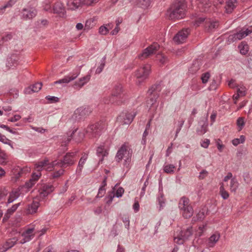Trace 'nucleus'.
<instances>
[{
    "instance_id": "nucleus-10",
    "label": "nucleus",
    "mask_w": 252,
    "mask_h": 252,
    "mask_svg": "<svg viewBox=\"0 0 252 252\" xmlns=\"http://www.w3.org/2000/svg\"><path fill=\"white\" fill-rule=\"evenodd\" d=\"M193 234L192 227H189L186 229H183L180 232L178 237L175 238L174 240L178 239L176 242L179 245H182L184 242L189 239V238L192 236Z\"/></svg>"
},
{
    "instance_id": "nucleus-60",
    "label": "nucleus",
    "mask_w": 252,
    "mask_h": 252,
    "mask_svg": "<svg viewBox=\"0 0 252 252\" xmlns=\"http://www.w3.org/2000/svg\"><path fill=\"white\" fill-rule=\"evenodd\" d=\"M64 172V170L63 169H60L58 171L54 172L52 174V177L54 178H57L59 177L60 176L63 175Z\"/></svg>"
},
{
    "instance_id": "nucleus-56",
    "label": "nucleus",
    "mask_w": 252,
    "mask_h": 252,
    "mask_svg": "<svg viewBox=\"0 0 252 252\" xmlns=\"http://www.w3.org/2000/svg\"><path fill=\"white\" fill-rule=\"evenodd\" d=\"M109 32V29L107 27L104 26H101L99 28V33L102 35H106Z\"/></svg>"
},
{
    "instance_id": "nucleus-1",
    "label": "nucleus",
    "mask_w": 252,
    "mask_h": 252,
    "mask_svg": "<svg viewBox=\"0 0 252 252\" xmlns=\"http://www.w3.org/2000/svg\"><path fill=\"white\" fill-rule=\"evenodd\" d=\"M128 99V96L125 92L122 84H116L112 92L111 95L104 98L103 101L106 104H113L120 105L124 103Z\"/></svg>"
},
{
    "instance_id": "nucleus-51",
    "label": "nucleus",
    "mask_w": 252,
    "mask_h": 252,
    "mask_svg": "<svg viewBox=\"0 0 252 252\" xmlns=\"http://www.w3.org/2000/svg\"><path fill=\"white\" fill-rule=\"evenodd\" d=\"M23 236L24 237V238L21 240V244H24L27 242L30 241L33 237L34 235L27 234L26 233H24V232L23 234Z\"/></svg>"
},
{
    "instance_id": "nucleus-19",
    "label": "nucleus",
    "mask_w": 252,
    "mask_h": 252,
    "mask_svg": "<svg viewBox=\"0 0 252 252\" xmlns=\"http://www.w3.org/2000/svg\"><path fill=\"white\" fill-rule=\"evenodd\" d=\"M20 57L17 54H12L7 59L6 63V67L10 69L12 67H16L19 63Z\"/></svg>"
},
{
    "instance_id": "nucleus-47",
    "label": "nucleus",
    "mask_w": 252,
    "mask_h": 252,
    "mask_svg": "<svg viewBox=\"0 0 252 252\" xmlns=\"http://www.w3.org/2000/svg\"><path fill=\"white\" fill-rule=\"evenodd\" d=\"M94 20L93 19L87 20L86 22L85 25V30H89L92 28L94 26Z\"/></svg>"
},
{
    "instance_id": "nucleus-33",
    "label": "nucleus",
    "mask_w": 252,
    "mask_h": 252,
    "mask_svg": "<svg viewBox=\"0 0 252 252\" xmlns=\"http://www.w3.org/2000/svg\"><path fill=\"white\" fill-rule=\"evenodd\" d=\"M14 33L12 32H5L1 36L0 42L2 43L8 42L13 37Z\"/></svg>"
},
{
    "instance_id": "nucleus-53",
    "label": "nucleus",
    "mask_w": 252,
    "mask_h": 252,
    "mask_svg": "<svg viewBox=\"0 0 252 252\" xmlns=\"http://www.w3.org/2000/svg\"><path fill=\"white\" fill-rule=\"evenodd\" d=\"M210 77V74L209 72H207L203 73L201 76L202 82L203 84H206L208 81L209 78Z\"/></svg>"
},
{
    "instance_id": "nucleus-34",
    "label": "nucleus",
    "mask_w": 252,
    "mask_h": 252,
    "mask_svg": "<svg viewBox=\"0 0 252 252\" xmlns=\"http://www.w3.org/2000/svg\"><path fill=\"white\" fill-rule=\"evenodd\" d=\"M189 199L188 198L183 196L181 198L179 201V208L180 210H182V209H185L187 207L189 206Z\"/></svg>"
},
{
    "instance_id": "nucleus-36",
    "label": "nucleus",
    "mask_w": 252,
    "mask_h": 252,
    "mask_svg": "<svg viewBox=\"0 0 252 252\" xmlns=\"http://www.w3.org/2000/svg\"><path fill=\"white\" fill-rule=\"evenodd\" d=\"M238 48L240 50V53L242 55H246L247 54L249 51V46L247 43L242 42L241 44L238 46Z\"/></svg>"
},
{
    "instance_id": "nucleus-37",
    "label": "nucleus",
    "mask_w": 252,
    "mask_h": 252,
    "mask_svg": "<svg viewBox=\"0 0 252 252\" xmlns=\"http://www.w3.org/2000/svg\"><path fill=\"white\" fill-rule=\"evenodd\" d=\"M220 234H213L209 239V245L210 247H213L214 244L216 243L219 240L220 238Z\"/></svg>"
},
{
    "instance_id": "nucleus-27",
    "label": "nucleus",
    "mask_w": 252,
    "mask_h": 252,
    "mask_svg": "<svg viewBox=\"0 0 252 252\" xmlns=\"http://www.w3.org/2000/svg\"><path fill=\"white\" fill-rule=\"evenodd\" d=\"M157 201L159 206V210H161L165 206V199L164 197V194L162 192V189H159V193L157 196Z\"/></svg>"
},
{
    "instance_id": "nucleus-24",
    "label": "nucleus",
    "mask_w": 252,
    "mask_h": 252,
    "mask_svg": "<svg viewBox=\"0 0 252 252\" xmlns=\"http://www.w3.org/2000/svg\"><path fill=\"white\" fill-rule=\"evenodd\" d=\"M37 172V173H33L32 175V178L30 179L29 181L26 183L25 185L27 188H32L38 180L39 177L41 176V173L40 172Z\"/></svg>"
},
{
    "instance_id": "nucleus-43",
    "label": "nucleus",
    "mask_w": 252,
    "mask_h": 252,
    "mask_svg": "<svg viewBox=\"0 0 252 252\" xmlns=\"http://www.w3.org/2000/svg\"><path fill=\"white\" fill-rule=\"evenodd\" d=\"M245 136L244 135H241L239 138H235L232 141V144L236 146L240 143H243L245 141Z\"/></svg>"
},
{
    "instance_id": "nucleus-48",
    "label": "nucleus",
    "mask_w": 252,
    "mask_h": 252,
    "mask_svg": "<svg viewBox=\"0 0 252 252\" xmlns=\"http://www.w3.org/2000/svg\"><path fill=\"white\" fill-rule=\"evenodd\" d=\"M71 4L72 7L70 8L72 10H75L79 8L81 6H83L82 4V1L81 0H74L72 2Z\"/></svg>"
},
{
    "instance_id": "nucleus-57",
    "label": "nucleus",
    "mask_w": 252,
    "mask_h": 252,
    "mask_svg": "<svg viewBox=\"0 0 252 252\" xmlns=\"http://www.w3.org/2000/svg\"><path fill=\"white\" fill-rule=\"evenodd\" d=\"M45 98L51 103H56L59 101V98L56 96L48 95Z\"/></svg>"
},
{
    "instance_id": "nucleus-26",
    "label": "nucleus",
    "mask_w": 252,
    "mask_h": 252,
    "mask_svg": "<svg viewBox=\"0 0 252 252\" xmlns=\"http://www.w3.org/2000/svg\"><path fill=\"white\" fill-rule=\"evenodd\" d=\"M96 155L99 158L98 159L99 163L102 162L103 160L104 157L107 156L108 153L104 149V146H99L96 149Z\"/></svg>"
},
{
    "instance_id": "nucleus-46",
    "label": "nucleus",
    "mask_w": 252,
    "mask_h": 252,
    "mask_svg": "<svg viewBox=\"0 0 252 252\" xmlns=\"http://www.w3.org/2000/svg\"><path fill=\"white\" fill-rule=\"evenodd\" d=\"M84 157H82L78 163V167L76 169V172L81 173L84 164L87 158H83Z\"/></svg>"
},
{
    "instance_id": "nucleus-5",
    "label": "nucleus",
    "mask_w": 252,
    "mask_h": 252,
    "mask_svg": "<svg viewBox=\"0 0 252 252\" xmlns=\"http://www.w3.org/2000/svg\"><path fill=\"white\" fill-rule=\"evenodd\" d=\"M161 87L159 84H156L153 85L148 91L147 93L150 96V98L147 100V104H150L151 107L156 102L159 96V93L161 91Z\"/></svg>"
},
{
    "instance_id": "nucleus-2",
    "label": "nucleus",
    "mask_w": 252,
    "mask_h": 252,
    "mask_svg": "<svg viewBox=\"0 0 252 252\" xmlns=\"http://www.w3.org/2000/svg\"><path fill=\"white\" fill-rule=\"evenodd\" d=\"M186 4L183 0H175L167 13L171 19H180L185 15Z\"/></svg>"
},
{
    "instance_id": "nucleus-22",
    "label": "nucleus",
    "mask_w": 252,
    "mask_h": 252,
    "mask_svg": "<svg viewBox=\"0 0 252 252\" xmlns=\"http://www.w3.org/2000/svg\"><path fill=\"white\" fill-rule=\"evenodd\" d=\"M90 74H88L86 76L80 78L78 81H76L74 83V88L76 89L81 88L83 86H84L87 82H88L90 81Z\"/></svg>"
},
{
    "instance_id": "nucleus-3",
    "label": "nucleus",
    "mask_w": 252,
    "mask_h": 252,
    "mask_svg": "<svg viewBox=\"0 0 252 252\" xmlns=\"http://www.w3.org/2000/svg\"><path fill=\"white\" fill-rule=\"evenodd\" d=\"M104 128V123L99 121L94 124L89 125L85 130V133L90 138H96L99 137Z\"/></svg>"
},
{
    "instance_id": "nucleus-11",
    "label": "nucleus",
    "mask_w": 252,
    "mask_h": 252,
    "mask_svg": "<svg viewBox=\"0 0 252 252\" xmlns=\"http://www.w3.org/2000/svg\"><path fill=\"white\" fill-rule=\"evenodd\" d=\"M208 113L206 114L205 117H201L198 122V125L196 130V133L198 135H202L208 131Z\"/></svg>"
},
{
    "instance_id": "nucleus-29",
    "label": "nucleus",
    "mask_w": 252,
    "mask_h": 252,
    "mask_svg": "<svg viewBox=\"0 0 252 252\" xmlns=\"http://www.w3.org/2000/svg\"><path fill=\"white\" fill-rule=\"evenodd\" d=\"M49 163L48 158H45L43 160L40 161L35 164V169L37 172H40L42 170L43 167Z\"/></svg>"
},
{
    "instance_id": "nucleus-23",
    "label": "nucleus",
    "mask_w": 252,
    "mask_h": 252,
    "mask_svg": "<svg viewBox=\"0 0 252 252\" xmlns=\"http://www.w3.org/2000/svg\"><path fill=\"white\" fill-rule=\"evenodd\" d=\"M53 10L54 13L60 14L61 16L64 15L65 13V8L63 4L60 2L55 3L53 7Z\"/></svg>"
},
{
    "instance_id": "nucleus-62",
    "label": "nucleus",
    "mask_w": 252,
    "mask_h": 252,
    "mask_svg": "<svg viewBox=\"0 0 252 252\" xmlns=\"http://www.w3.org/2000/svg\"><path fill=\"white\" fill-rule=\"evenodd\" d=\"M105 193V189L99 188L98 191L96 198H101L104 196Z\"/></svg>"
},
{
    "instance_id": "nucleus-38",
    "label": "nucleus",
    "mask_w": 252,
    "mask_h": 252,
    "mask_svg": "<svg viewBox=\"0 0 252 252\" xmlns=\"http://www.w3.org/2000/svg\"><path fill=\"white\" fill-rule=\"evenodd\" d=\"M20 205V203H19L12 205L11 208H9L7 210V212L5 213V217H6L7 218H9L10 216L17 209Z\"/></svg>"
},
{
    "instance_id": "nucleus-14",
    "label": "nucleus",
    "mask_w": 252,
    "mask_h": 252,
    "mask_svg": "<svg viewBox=\"0 0 252 252\" xmlns=\"http://www.w3.org/2000/svg\"><path fill=\"white\" fill-rule=\"evenodd\" d=\"M190 31L189 28H187L178 32L173 38L174 42L178 44L184 43L187 39Z\"/></svg>"
},
{
    "instance_id": "nucleus-28",
    "label": "nucleus",
    "mask_w": 252,
    "mask_h": 252,
    "mask_svg": "<svg viewBox=\"0 0 252 252\" xmlns=\"http://www.w3.org/2000/svg\"><path fill=\"white\" fill-rule=\"evenodd\" d=\"M207 214V210L205 208H202L199 211L196 216L193 218V220L194 221H201L205 218Z\"/></svg>"
},
{
    "instance_id": "nucleus-64",
    "label": "nucleus",
    "mask_w": 252,
    "mask_h": 252,
    "mask_svg": "<svg viewBox=\"0 0 252 252\" xmlns=\"http://www.w3.org/2000/svg\"><path fill=\"white\" fill-rule=\"evenodd\" d=\"M247 67L252 69V55H249L247 57Z\"/></svg>"
},
{
    "instance_id": "nucleus-7",
    "label": "nucleus",
    "mask_w": 252,
    "mask_h": 252,
    "mask_svg": "<svg viewBox=\"0 0 252 252\" xmlns=\"http://www.w3.org/2000/svg\"><path fill=\"white\" fill-rule=\"evenodd\" d=\"M130 149L129 150H127V147L125 144L123 145L116 154L115 157L116 160L118 162H120L125 157V155L127 154L126 159L125 160V162H130L131 156V153H130Z\"/></svg>"
},
{
    "instance_id": "nucleus-12",
    "label": "nucleus",
    "mask_w": 252,
    "mask_h": 252,
    "mask_svg": "<svg viewBox=\"0 0 252 252\" xmlns=\"http://www.w3.org/2000/svg\"><path fill=\"white\" fill-rule=\"evenodd\" d=\"M197 7L201 12H211L214 6L212 4L210 0H197Z\"/></svg>"
},
{
    "instance_id": "nucleus-21",
    "label": "nucleus",
    "mask_w": 252,
    "mask_h": 252,
    "mask_svg": "<svg viewBox=\"0 0 252 252\" xmlns=\"http://www.w3.org/2000/svg\"><path fill=\"white\" fill-rule=\"evenodd\" d=\"M23 17L25 19H31L36 15V11L32 8H25L23 10Z\"/></svg>"
},
{
    "instance_id": "nucleus-50",
    "label": "nucleus",
    "mask_w": 252,
    "mask_h": 252,
    "mask_svg": "<svg viewBox=\"0 0 252 252\" xmlns=\"http://www.w3.org/2000/svg\"><path fill=\"white\" fill-rule=\"evenodd\" d=\"M220 192L223 199H227L228 198L229 193L224 189V188L222 186H221L220 188Z\"/></svg>"
},
{
    "instance_id": "nucleus-9",
    "label": "nucleus",
    "mask_w": 252,
    "mask_h": 252,
    "mask_svg": "<svg viewBox=\"0 0 252 252\" xmlns=\"http://www.w3.org/2000/svg\"><path fill=\"white\" fill-rule=\"evenodd\" d=\"M91 112L92 109L89 106H82L74 111V116L76 120H81L85 119Z\"/></svg>"
},
{
    "instance_id": "nucleus-41",
    "label": "nucleus",
    "mask_w": 252,
    "mask_h": 252,
    "mask_svg": "<svg viewBox=\"0 0 252 252\" xmlns=\"http://www.w3.org/2000/svg\"><path fill=\"white\" fill-rule=\"evenodd\" d=\"M239 183L235 178H233L231 180L230 188L232 192H235L238 189Z\"/></svg>"
},
{
    "instance_id": "nucleus-44",
    "label": "nucleus",
    "mask_w": 252,
    "mask_h": 252,
    "mask_svg": "<svg viewBox=\"0 0 252 252\" xmlns=\"http://www.w3.org/2000/svg\"><path fill=\"white\" fill-rule=\"evenodd\" d=\"M7 160V156L3 151L0 150V164L2 165L6 164Z\"/></svg>"
},
{
    "instance_id": "nucleus-31",
    "label": "nucleus",
    "mask_w": 252,
    "mask_h": 252,
    "mask_svg": "<svg viewBox=\"0 0 252 252\" xmlns=\"http://www.w3.org/2000/svg\"><path fill=\"white\" fill-rule=\"evenodd\" d=\"M182 210L183 211V216L186 219L191 217L193 215V209L190 205H189Z\"/></svg>"
},
{
    "instance_id": "nucleus-40",
    "label": "nucleus",
    "mask_w": 252,
    "mask_h": 252,
    "mask_svg": "<svg viewBox=\"0 0 252 252\" xmlns=\"http://www.w3.org/2000/svg\"><path fill=\"white\" fill-rule=\"evenodd\" d=\"M152 0H137V4L142 8H148Z\"/></svg>"
},
{
    "instance_id": "nucleus-6",
    "label": "nucleus",
    "mask_w": 252,
    "mask_h": 252,
    "mask_svg": "<svg viewBox=\"0 0 252 252\" xmlns=\"http://www.w3.org/2000/svg\"><path fill=\"white\" fill-rule=\"evenodd\" d=\"M252 33V26L246 29H243L239 32L232 34L228 37V41L233 42L239 40Z\"/></svg>"
},
{
    "instance_id": "nucleus-17",
    "label": "nucleus",
    "mask_w": 252,
    "mask_h": 252,
    "mask_svg": "<svg viewBox=\"0 0 252 252\" xmlns=\"http://www.w3.org/2000/svg\"><path fill=\"white\" fill-rule=\"evenodd\" d=\"M219 26L218 22L208 18L205 21V24H204V28L205 30L208 32H214Z\"/></svg>"
},
{
    "instance_id": "nucleus-13",
    "label": "nucleus",
    "mask_w": 252,
    "mask_h": 252,
    "mask_svg": "<svg viewBox=\"0 0 252 252\" xmlns=\"http://www.w3.org/2000/svg\"><path fill=\"white\" fill-rule=\"evenodd\" d=\"M75 153L68 152L64 156L63 159L60 160V167L64 168L68 166H71L74 163Z\"/></svg>"
},
{
    "instance_id": "nucleus-30",
    "label": "nucleus",
    "mask_w": 252,
    "mask_h": 252,
    "mask_svg": "<svg viewBox=\"0 0 252 252\" xmlns=\"http://www.w3.org/2000/svg\"><path fill=\"white\" fill-rule=\"evenodd\" d=\"M42 84L41 83H37L32 86V88H28L26 90V93H31V92H38L41 89Z\"/></svg>"
},
{
    "instance_id": "nucleus-15",
    "label": "nucleus",
    "mask_w": 252,
    "mask_h": 252,
    "mask_svg": "<svg viewBox=\"0 0 252 252\" xmlns=\"http://www.w3.org/2000/svg\"><path fill=\"white\" fill-rule=\"evenodd\" d=\"M159 48V45L158 43H153L143 50L142 53L139 56V58L141 59L147 58L151 55L156 53Z\"/></svg>"
},
{
    "instance_id": "nucleus-39",
    "label": "nucleus",
    "mask_w": 252,
    "mask_h": 252,
    "mask_svg": "<svg viewBox=\"0 0 252 252\" xmlns=\"http://www.w3.org/2000/svg\"><path fill=\"white\" fill-rule=\"evenodd\" d=\"M39 207V203L37 202H33L31 204L29 205L28 211L31 214L34 213L36 212Z\"/></svg>"
},
{
    "instance_id": "nucleus-35",
    "label": "nucleus",
    "mask_w": 252,
    "mask_h": 252,
    "mask_svg": "<svg viewBox=\"0 0 252 252\" xmlns=\"http://www.w3.org/2000/svg\"><path fill=\"white\" fill-rule=\"evenodd\" d=\"M19 192L18 191H12L9 194L7 202V205L12 203L14 200L17 199L19 196Z\"/></svg>"
},
{
    "instance_id": "nucleus-54",
    "label": "nucleus",
    "mask_w": 252,
    "mask_h": 252,
    "mask_svg": "<svg viewBox=\"0 0 252 252\" xmlns=\"http://www.w3.org/2000/svg\"><path fill=\"white\" fill-rule=\"evenodd\" d=\"M97 1L98 0H83L82 1V4L83 5L91 6Z\"/></svg>"
},
{
    "instance_id": "nucleus-49",
    "label": "nucleus",
    "mask_w": 252,
    "mask_h": 252,
    "mask_svg": "<svg viewBox=\"0 0 252 252\" xmlns=\"http://www.w3.org/2000/svg\"><path fill=\"white\" fill-rule=\"evenodd\" d=\"M17 1L18 0H9L0 8V10L5 9L6 8L12 7Z\"/></svg>"
},
{
    "instance_id": "nucleus-8",
    "label": "nucleus",
    "mask_w": 252,
    "mask_h": 252,
    "mask_svg": "<svg viewBox=\"0 0 252 252\" xmlns=\"http://www.w3.org/2000/svg\"><path fill=\"white\" fill-rule=\"evenodd\" d=\"M151 71V66L150 64H145L142 67L138 68L136 72L135 76L139 79V83L147 79Z\"/></svg>"
},
{
    "instance_id": "nucleus-59",
    "label": "nucleus",
    "mask_w": 252,
    "mask_h": 252,
    "mask_svg": "<svg viewBox=\"0 0 252 252\" xmlns=\"http://www.w3.org/2000/svg\"><path fill=\"white\" fill-rule=\"evenodd\" d=\"M237 125L239 128V130H241L245 125L244 119L242 117H239L237 120Z\"/></svg>"
},
{
    "instance_id": "nucleus-4",
    "label": "nucleus",
    "mask_w": 252,
    "mask_h": 252,
    "mask_svg": "<svg viewBox=\"0 0 252 252\" xmlns=\"http://www.w3.org/2000/svg\"><path fill=\"white\" fill-rule=\"evenodd\" d=\"M77 130L78 128H76L69 134L67 133V136H64L63 145L66 146L71 139L74 140L76 142H80L84 138L86 133L79 131L76 134Z\"/></svg>"
},
{
    "instance_id": "nucleus-42",
    "label": "nucleus",
    "mask_w": 252,
    "mask_h": 252,
    "mask_svg": "<svg viewBox=\"0 0 252 252\" xmlns=\"http://www.w3.org/2000/svg\"><path fill=\"white\" fill-rule=\"evenodd\" d=\"M175 166L173 164H169L165 165L163 166V171L164 172L168 174H173Z\"/></svg>"
},
{
    "instance_id": "nucleus-16",
    "label": "nucleus",
    "mask_w": 252,
    "mask_h": 252,
    "mask_svg": "<svg viewBox=\"0 0 252 252\" xmlns=\"http://www.w3.org/2000/svg\"><path fill=\"white\" fill-rule=\"evenodd\" d=\"M80 74V71H77L68 75L65 76L63 78L54 82V84H67L76 79Z\"/></svg>"
},
{
    "instance_id": "nucleus-25",
    "label": "nucleus",
    "mask_w": 252,
    "mask_h": 252,
    "mask_svg": "<svg viewBox=\"0 0 252 252\" xmlns=\"http://www.w3.org/2000/svg\"><path fill=\"white\" fill-rule=\"evenodd\" d=\"M237 0H227L225 6L227 13H231L236 6Z\"/></svg>"
},
{
    "instance_id": "nucleus-45",
    "label": "nucleus",
    "mask_w": 252,
    "mask_h": 252,
    "mask_svg": "<svg viewBox=\"0 0 252 252\" xmlns=\"http://www.w3.org/2000/svg\"><path fill=\"white\" fill-rule=\"evenodd\" d=\"M105 60H106L105 57H103L102 58L100 65L98 66V67L96 68V69L95 70L96 73L99 74L100 73H101L102 72V70L104 68L105 64Z\"/></svg>"
},
{
    "instance_id": "nucleus-52",
    "label": "nucleus",
    "mask_w": 252,
    "mask_h": 252,
    "mask_svg": "<svg viewBox=\"0 0 252 252\" xmlns=\"http://www.w3.org/2000/svg\"><path fill=\"white\" fill-rule=\"evenodd\" d=\"M207 18L204 17H200L198 18L195 22V25L196 26H199L200 24H203L204 26L205 24V21Z\"/></svg>"
},
{
    "instance_id": "nucleus-18",
    "label": "nucleus",
    "mask_w": 252,
    "mask_h": 252,
    "mask_svg": "<svg viewBox=\"0 0 252 252\" xmlns=\"http://www.w3.org/2000/svg\"><path fill=\"white\" fill-rule=\"evenodd\" d=\"M137 114L135 111L127 112L120 116V118L123 119V124L129 125L133 121L134 118Z\"/></svg>"
},
{
    "instance_id": "nucleus-55",
    "label": "nucleus",
    "mask_w": 252,
    "mask_h": 252,
    "mask_svg": "<svg viewBox=\"0 0 252 252\" xmlns=\"http://www.w3.org/2000/svg\"><path fill=\"white\" fill-rule=\"evenodd\" d=\"M246 149L244 147H241L238 150L237 152V157L241 158L242 156L246 154Z\"/></svg>"
},
{
    "instance_id": "nucleus-61",
    "label": "nucleus",
    "mask_w": 252,
    "mask_h": 252,
    "mask_svg": "<svg viewBox=\"0 0 252 252\" xmlns=\"http://www.w3.org/2000/svg\"><path fill=\"white\" fill-rule=\"evenodd\" d=\"M243 178L244 181L247 184L249 183L251 181L250 175L249 172H244L243 174Z\"/></svg>"
},
{
    "instance_id": "nucleus-32",
    "label": "nucleus",
    "mask_w": 252,
    "mask_h": 252,
    "mask_svg": "<svg viewBox=\"0 0 252 252\" xmlns=\"http://www.w3.org/2000/svg\"><path fill=\"white\" fill-rule=\"evenodd\" d=\"M17 241L18 239L16 237H13L11 239L8 240L6 242L4 246V248L5 249V251H7V250L13 247L16 244Z\"/></svg>"
},
{
    "instance_id": "nucleus-63",
    "label": "nucleus",
    "mask_w": 252,
    "mask_h": 252,
    "mask_svg": "<svg viewBox=\"0 0 252 252\" xmlns=\"http://www.w3.org/2000/svg\"><path fill=\"white\" fill-rule=\"evenodd\" d=\"M0 141L8 145H10V143L11 142L10 140L7 139L5 136L2 135L1 133H0Z\"/></svg>"
},
{
    "instance_id": "nucleus-20",
    "label": "nucleus",
    "mask_w": 252,
    "mask_h": 252,
    "mask_svg": "<svg viewBox=\"0 0 252 252\" xmlns=\"http://www.w3.org/2000/svg\"><path fill=\"white\" fill-rule=\"evenodd\" d=\"M54 189V187L51 185H44L39 189L40 196L44 198L48 195Z\"/></svg>"
},
{
    "instance_id": "nucleus-58",
    "label": "nucleus",
    "mask_w": 252,
    "mask_h": 252,
    "mask_svg": "<svg viewBox=\"0 0 252 252\" xmlns=\"http://www.w3.org/2000/svg\"><path fill=\"white\" fill-rule=\"evenodd\" d=\"M122 220L125 224V227L129 230V219L128 216L123 217L122 218Z\"/></svg>"
}]
</instances>
